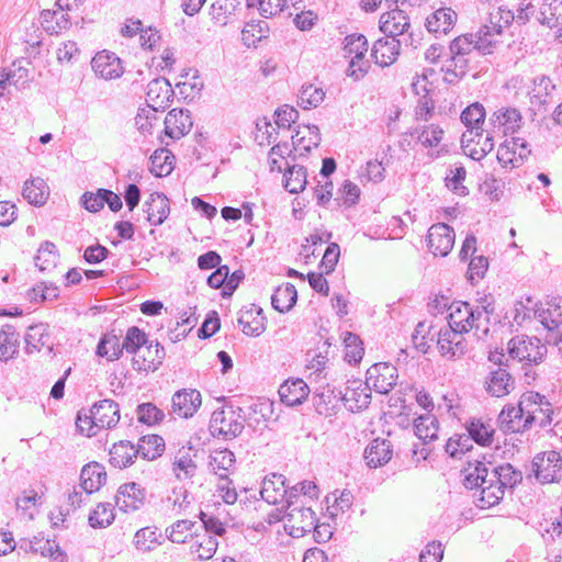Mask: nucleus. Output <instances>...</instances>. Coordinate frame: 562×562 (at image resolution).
Listing matches in <instances>:
<instances>
[{
    "label": "nucleus",
    "instance_id": "1",
    "mask_svg": "<svg viewBox=\"0 0 562 562\" xmlns=\"http://www.w3.org/2000/svg\"><path fill=\"white\" fill-rule=\"evenodd\" d=\"M494 480L492 470L488 471L479 460L469 461L463 469V484L467 488L480 491L476 505L481 508H490L503 499L502 490Z\"/></svg>",
    "mask_w": 562,
    "mask_h": 562
},
{
    "label": "nucleus",
    "instance_id": "2",
    "mask_svg": "<svg viewBox=\"0 0 562 562\" xmlns=\"http://www.w3.org/2000/svg\"><path fill=\"white\" fill-rule=\"evenodd\" d=\"M492 314L494 307L486 305L473 308L468 302H452L448 315V327L460 334L469 333L472 328H479V319L482 313Z\"/></svg>",
    "mask_w": 562,
    "mask_h": 562
},
{
    "label": "nucleus",
    "instance_id": "3",
    "mask_svg": "<svg viewBox=\"0 0 562 562\" xmlns=\"http://www.w3.org/2000/svg\"><path fill=\"white\" fill-rule=\"evenodd\" d=\"M520 397L530 429L533 426L546 428L552 424L553 406L544 395L535 391H527Z\"/></svg>",
    "mask_w": 562,
    "mask_h": 562
},
{
    "label": "nucleus",
    "instance_id": "4",
    "mask_svg": "<svg viewBox=\"0 0 562 562\" xmlns=\"http://www.w3.org/2000/svg\"><path fill=\"white\" fill-rule=\"evenodd\" d=\"M508 352L520 362L538 364L547 355V346L536 337L518 335L509 340Z\"/></svg>",
    "mask_w": 562,
    "mask_h": 562
},
{
    "label": "nucleus",
    "instance_id": "5",
    "mask_svg": "<svg viewBox=\"0 0 562 562\" xmlns=\"http://www.w3.org/2000/svg\"><path fill=\"white\" fill-rule=\"evenodd\" d=\"M344 52L346 57H350L347 74L356 80L362 78L369 68L364 55L368 52V41L362 34H350L345 37Z\"/></svg>",
    "mask_w": 562,
    "mask_h": 562
},
{
    "label": "nucleus",
    "instance_id": "6",
    "mask_svg": "<svg viewBox=\"0 0 562 562\" xmlns=\"http://www.w3.org/2000/svg\"><path fill=\"white\" fill-rule=\"evenodd\" d=\"M244 429V419L233 408L213 412L210 420V430L213 436H221L226 440L238 437Z\"/></svg>",
    "mask_w": 562,
    "mask_h": 562
},
{
    "label": "nucleus",
    "instance_id": "7",
    "mask_svg": "<svg viewBox=\"0 0 562 562\" xmlns=\"http://www.w3.org/2000/svg\"><path fill=\"white\" fill-rule=\"evenodd\" d=\"M533 472L536 479L542 484L559 482L562 471V456L560 452L550 450L535 457Z\"/></svg>",
    "mask_w": 562,
    "mask_h": 562
},
{
    "label": "nucleus",
    "instance_id": "8",
    "mask_svg": "<svg viewBox=\"0 0 562 562\" xmlns=\"http://www.w3.org/2000/svg\"><path fill=\"white\" fill-rule=\"evenodd\" d=\"M286 503L285 528L290 530L291 536L301 537L316 528L317 518L310 507L292 506L288 501Z\"/></svg>",
    "mask_w": 562,
    "mask_h": 562
},
{
    "label": "nucleus",
    "instance_id": "9",
    "mask_svg": "<svg viewBox=\"0 0 562 562\" xmlns=\"http://www.w3.org/2000/svg\"><path fill=\"white\" fill-rule=\"evenodd\" d=\"M463 153L473 160L480 161L494 148V136L483 130L468 131L461 138Z\"/></svg>",
    "mask_w": 562,
    "mask_h": 562
},
{
    "label": "nucleus",
    "instance_id": "10",
    "mask_svg": "<svg viewBox=\"0 0 562 562\" xmlns=\"http://www.w3.org/2000/svg\"><path fill=\"white\" fill-rule=\"evenodd\" d=\"M397 379L396 367L387 362L371 366L366 378L370 387L380 394H387L396 385Z\"/></svg>",
    "mask_w": 562,
    "mask_h": 562
},
{
    "label": "nucleus",
    "instance_id": "11",
    "mask_svg": "<svg viewBox=\"0 0 562 562\" xmlns=\"http://www.w3.org/2000/svg\"><path fill=\"white\" fill-rule=\"evenodd\" d=\"M202 405L201 393L195 389H182L171 397L170 414L176 417L188 419L195 415Z\"/></svg>",
    "mask_w": 562,
    "mask_h": 562
},
{
    "label": "nucleus",
    "instance_id": "12",
    "mask_svg": "<svg viewBox=\"0 0 562 562\" xmlns=\"http://www.w3.org/2000/svg\"><path fill=\"white\" fill-rule=\"evenodd\" d=\"M498 426L505 434H524L530 430L521 397L517 406H504L498 415Z\"/></svg>",
    "mask_w": 562,
    "mask_h": 562
},
{
    "label": "nucleus",
    "instance_id": "13",
    "mask_svg": "<svg viewBox=\"0 0 562 562\" xmlns=\"http://www.w3.org/2000/svg\"><path fill=\"white\" fill-rule=\"evenodd\" d=\"M454 239L453 228L445 223L434 224L428 229V248L435 256L446 257L452 250Z\"/></svg>",
    "mask_w": 562,
    "mask_h": 562
},
{
    "label": "nucleus",
    "instance_id": "14",
    "mask_svg": "<svg viewBox=\"0 0 562 562\" xmlns=\"http://www.w3.org/2000/svg\"><path fill=\"white\" fill-rule=\"evenodd\" d=\"M371 391L367 380L349 381L342 395L345 406L351 412L367 408L371 402Z\"/></svg>",
    "mask_w": 562,
    "mask_h": 562
},
{
    "label": "nucleus",
    "instance_id": "15",
    "mask_svg": "<svg viewBox=\"0 0 562 562\" xmlns=\"http://www.w3.org/2000/svg\"><path fill=\"white\" fill-rule=\"evenodd\" d=\"M91 67L98 77L105 80L120 78L124 72L121 59L109 50L97 53L91 60Z\"/></svg>",
    "mask_w": 562,
    "mask_h": 562
},
{
    "label": "nucleus",
    "instance_id": "16",
    "mask_svg": "<svg viewBox=\"0 0 562 562\" xmlns=\"http://www.w3.org/2000/svg\"><path fill=\"white\" fill-rule=\"evenodd\" d=\"M145 498V490L135 482H131L119 487L115 495V505L124 513L135 512L144 505Z\"/></svg>",
    "mask_w": 562,
    "mask_h": 562
},
{
    "label": "nucleus",
    "instance_id": "17",
    "mask_svg": "<svg viewBox=\"0 0 562 562\" xmlns=\"http://www.w3.org/2000/svg\"><path fill=\"white\" fill-rule=\"evenodd\" d=\"M172 97L171 85L165 78L153 79L147 86L146 102L155 111L166 109Z\"/></svg>",
    "mask_w": 562,
    "mask_h": 562
},
{
    "label": "nucleus",
    "instance_id": "18",
    "mask_svg": "<svg viewBox=\"0 0 562 562\" xmlns=\"http://www.w3.org/2000/svg\"><path fill=\"white\" fill-rule=\"evenodd\" d=\"M193 122L189 110L172 109L165 117V133L172 139H180L192 128Z\"/></svg>",
    "mask_w": 562,
    "mask_h": 562
},
{
    "label": "nucleus",
    "instance_id": "19",
    "mask_svg": "<svg viewBox=\"0 0 562 562\" xmlns=\"http://www.w3.org/2000/svg\"><path fill=\"white\" fill-rule=\"evenodd\" d=\"M462 334L447 327L438 333L437 346L442 357L459 358L465 351V341Z\"/></svg>",
    "mask_w": 562,
    "mask_h": 562
},
{
    "label": "nucleus",
    "instance_id": "20",
    "mask_svg": "<svg viewBox=\"0 0 562 562\" xmlns=\"http://www.w3.org/2000/svg\"><path fill=\"white\" fill-rule=\"evenodd\" d=\"M90 413L94 418V426L99 430L110 429L114 427L120 420V409L117 403L112 400H102L95 403Z\"/></svg>",
    "mask_w": 562,
    "mask_h": 562
},
{
    "label": "nucleus",
    "instance_id": "21",
    "mask_svg": "<svg viewBox=\"0 0 562 562\" xmlns=\"http://www.w3.org/2000/svg\"><path fill=\"white\" fill-rule=\"evenodd\" d=\"M393 457V447L387 439L375 438L364 449L366 464L371 469L385 465Z\"/></svg>",
    "mask_w": 562,
    "mask_h": 562
},
{
    "label": "nucleus",
    "instance_id": "22",
    "mask_svg": "<svg viewBox=\"0 0 562 562\" xmlns=\"http://www.w3.org/2000/svg\"><path fill=\"white\" fill-rule=\"evenodd\" d=\"M490 121L494 128L502 130L504 134H514L522 125V115L516 108L503 106L492 114Z\"/></svg>",
    "mask_w": 562,
    "mask_h": 562
},
{
    "label": "nucleus",
    "instance_id": "23",
    "mask_svg": "<svg viewBox=\"0 0 562 562\" xmlns=\"http://www.w3.org/2000/svg\"><path fill=\"white\" fill-rule=\"evenodd\" d=\"M515 389V379L503 368L492 370L485 380V391L495 397H504Z\"/></svg>",
    "mask_w": 562,
    "mask_h": 562
},
{
    "label": "nucleus",
    "instance_id": "24",
    "mask_svg": "<svg viewBox=\"0 0 562 562\" xmlns=\"http://www.w3.org/2000/svg\"><path fill=\"white\" fill-rule=\"evenodd\" d=\"M20 548L25 552L48 557L52 562H67V554L54 540L34 537L32 540L22 542Z\"/></svg>",
    "mask_w": 562,
    "mask_h": 562
},
{
    "label": "nucleus",
    "instance_id": "25",
    "mask_svg": "<svg viewBox=\"0 0 562 562\" xmlns=\"http://www.w3.org/2000/svg\"><path fill=\"white\" fill-rule=\"evenodd\" d=\"M24 341L27 353L40 352L43 349H46L48 353L53 351V341L46 324L41 323L30 326Z\"/></svg>",
    "mask_w": 562,
    "mask_h": 562
},
{
    "label": "nucleus",
    "instance_id": "26",
    "mask_svg": "<svg viewBox=\"0 0 562 562\" xmlns=\"http://www.w3.org/2000/svg\"><path fill=\"white\" fill-rule=\"evenodd\" d=\"M401 43L397 38L392 36L379 38L373 44L371 56L375 64L381 67H387L397 59Z\"/></svg>",
    "mask_w": 562,
    "mask_h": 562
},
{
    "label": "nucleus",
    "instance_id": "27",
    "mask_svg": "<svg viewBox=\"0 0 562 562\" xmlns=\"http://www.w3.org/2000/svg\"><path fill=\"white\" fill-rule=\"evenodd\" d=\"M408 15L400 9H391L380 18V30L389 37L396 38L409 29Z\"/></svg>",
    "mask_w": 562,
    "mask_h": 562
},
{
    "label": "nucleus",
    "instance_id": "28",
    "mask_svg": "<svg viewBox=\"0 0 562 562\" xmlns=\"http://www.w3.org/2000/svg\"><path fill=\"white\" fill-rule=\"evenodd\" d=\"M164 348L158 344H146L133 358V368L139 371H154L161 363Z\"/></svg>",
    "mask_w": 562,
    "mask_h": 562
},
{
    "label": "nucleus",
    "instance_id": "29",
    "mask_svg": "<svg viewBox=\"0 0 562 562\" xmlns=\"http://www.w3.org/2000/svg\"><path fill=\"white\" fill-rule=\"evenodd\" d=\"M286 493L285 479L282 474L272 473L263 479L260 494L268 504H282L285 501Z\"/></svg>",
    "mask_w": 562,
    "mask_h": 562
},
{
    "label": "nucleus",
    "instance_id": "30",
    "mask_svg": "<svg viewBox=\"0 0 562 562\" xmlns=\"http://www.w3.org/2000/svg\"><path fill=\"white\" fill-rule=\"evenodd\" d=\"M555 85L544 75L537 76L528 92L530 103L536 108H541L553 102Z\"/></svg>",
    "mask_w": 562,
    "mask_h": 562
},
{
    "label": "nucleus",
    "instance_id": "31",
    "mask_svg": "<svg viewBox=\"0 0 562 562\" xmlns=\"http://www.w3.org/2000/svg\"><path fill=\"white\" fill-rule=\"evenodd\" d=\"M427 79L426 77L417 78L413 83V90L416 94L420 95L416 108H415V117L418 121H429L435 113V101L429 95V91L426 87Z\"/></svg>",
    "mask_w": 562,
    "mask_h": 562
},
{
    "label": "nucleus",
    "instance_id": "32",
    "mask_svg": "<svg viewBox=\"0 0 562 562\" xmlns=\"http://www.w3.org/2000/svg\"><path fill=\"white\" fill-rule=\"evenodd\" d=\"M106 481V472L104 468L98 462L86 464L80 473V487L90 495L97 492Z\"/></svg>",
    "mask_w": 562,
    "mask_h": 562
},
{
    "label": "nucleus",
    "instance_id": "33",
    "mask_svg": "<svg viewBox=\"0 0 562 562\" xmlns=\"http://www.w3.org/2000/svg\"><path fill=\"white\" fill-rule=\"evenodd\" d=\"M310 389L302 379L288 380L279 387L280 400L286 406H296L308 396Z\"/></svg>",
    "mask_w": 562,
    "mask_h": 562
},
{
    "label": "nucleus",
    "instance_id": "34",
    "mask_svg": "<svg viewBox=\"0 0 562 562\" xmlns=\"http://www.w3.org/2000/svg\"><path fill=\"white\" fill-rule=\"evenodd\" d=\"M235 454L228 450H215L209 457V468L221 481H227L235 471Z\"/></svg>",
    "mask_w": 562,
    "mask_h": 562
},
{
    "label": "nucleus",
    "instance_id": "35",
    "mask_svg": "<svg viewBox=\"0 0 562 562\" xmlns=\"http://www.w3.org/2000/svg\"><path fill=\"white\" fill-rule=\"evenodd\" d=\"M465 428L469 437L480 446H491L494 440L495 428L491 419L471 418L467 422Z\"/></svg>",
    "mask_w": 562,
    "mask_h": 562
},
{
    "label": "nucleus",
    "instance_id": "36",
    "mask_svg": "<svg viewBox=\"0 0 562 562\" xmlns=\"http://www.w3.org/2000/svg\"><path fill=\"white\" fill-rule=\"evenodd\" d=\"M457 21V13L450 8H440L426 20V27L434 34H447Z\"/></svg>",
    "mask_w": 562,
    "mask_h": 562
},
{
    "label": "nucleus",
    "instance_id": "37",
    "mask_svg": "<svg viewBox=\"0 0 562 562\" xmlns=\"http://www.w3.org/2000/svg\"><path fill=\"white\" fill-rule=\"evenodd\" d=\"M144 207L147 221L154 226L162 224L170 211L169 200L159 193L150 194L149 200L144 203Z\"/></svg>",
    "mask_w": 562,
    "mask_h": 562
},
{
    "label": "nucleus",
    "instance_id": "38",
    "mask_svg": "<svg viewBox=\"0 0 562 562\" xmlns=\"http://www.w3.org/2000/svg\"><path fill=\"white\" fill-rule=\"evenodd\" d=\"M109 454V461L113 467L124 469L134 462V459L139 454V449L130 441H120L113 445Z\"/></svg>",
    "mask_w": 562,
    "mask_h": 562
},
{
    "label": "nucleus",
    "instance_id": "39",
    "mask_svg": "<svg viewBox=\"0 0 562 562\" xmlns=\"http://www.w3.org/2000/svg\"><path fill=\"white\" fill-rule=\"evenodd\" d=\"M19 352V334L13 325H3L0 329V360L7 362Z\"/></svg>",
    "mask_w": 562,
    "mask_h": 562
},
{
    "label": "nucleus",
    "instance_id": "40",
    "mask_svg": "<svg viewBox=\"0 0 562 562\" xmlns=\"http://www.w3.org/2000/svg\"><path fill=\"white\" fill-rule=\"evenodd\" d=\"M494 482L502 490L503 496L506 490L514 488L522 480V474L516 470L510 463H503L492 469Z\"/></svg>",
    "mask_w": 562,
    "mask_h": 562
},
{
    "label": "nucleus",
    "instance_id": "41",
    "mask_svg": "<svg viewBox=\"0 0 562 562\" xmlns=\"http://www.w3.org/2000/svg\"><path fill=\"white\" fill-rule=\"evenodd\" d=\"M162 533L155 526H147L136 531L134 546L138 551L149 552L162 543Z\"/></svg>",
    "mask_w": 562,
    "mask_h": 562
},
{
    "label": "nucleus",
    "instance_id": "42",
    "mask_svg": "<svg viewBox=\"0 0 562 562\" xmlns=\"http://www.w3.org/2000/svg\"><path fill=\"white\" fill-rule=\"evenodd\" d=\"M22 194L30 204L41 206L49 196V188L42 178L37 177L25 181Z\"/></svg>",
    "mask_w": 562,
    "mask_h": 562
},
{
    "label": "nucleus",
    "instance_id": "43",
    "mask_svg": "<svg viewBox=\"0 0 562 562\" xmlns=\"http://www.w3.org/2000/svg\"><path fill=\"white\" fill-rule=\"evenodd\" d=\"M297 300V292L293 284L285 283L276 289L271 296V304L280 313L289 312Z\"/></svg>",
    "mask_w": 562,
    "mask_h": 562
},
{
    "label": "nucleus",
    "instance_id": "44",
    "mask_svg": "<svg viewBox=\"0 0 562 562\" xmlns=\"http://www.w3.org/2000/svg\"><path fill=\"white\" fill-rule=\"evenodd\" d=\"M415 435L425 443L438 438L439 424L431 414H425L414 420Z\"/></svg>",
    "mask_w": 562,
    "mask_h": 562
},
{
    "label": "nucleus",
    "instance_id": "45",
    "mask_svg": "<svg viewBox=\"0 0 562 562\" xmlns=\"http://www.w3.org/2000/svg\"><path fill=\"white\" fill-rule=\"evenodd\" d=\"M123 344L120 341V337L113 331L104 334L97 346V355L106 357L110 361L120 359L123 355Z\"/></svg>",
    "mask_w": 562,
    "mask_h": 562
},
{
    "label": "nucleus",
    "instance_id": "46",
    "mask_svg": "<svg viewBox=\"0 0 562 562\" xmlns=\"http://www.w3.org/2000/svg\"><path fill=\"white\" fill-rule=\"evenodd\" d=\"M218 542L215 537L204 532L196 535L191 544V552L200 560H210L216 552Z\"/></svg>",
    "mask_w": 562,
    "mask_h": 562
},
{
    "label": "nucleus",
    "instance_id": "47",
    "mask_svg": "<svg viewBox=\"0 0 562 562\" xmlns=\"http://www.w3.org/2000/svg\"><path fill=\"white\" fill-rule=\"evenodd\" d=\"M238 4L237 0H215L210 8L211 19L221 26L226 25Z\"/></svg>",
    "mask_w": 562,
    "mask_h": 562
},
{
    "label": "nucleus",
    "instance_id": "48",
    "mask_svg": "<svg viewBox=\"0 0 562 562\" xmlns=\"http://www.w3.org/2000/svg\"><path fill=\"white\" fill-rule=\"evenodd\" d=\"M539 20L550 27L562 26V0H544L540 7Z\"/></svg>",
    "mask_w": 562,
    "mask_h": 562
},
{
    "label": "nucleus",
    "instance_id": "49",
    "mask_svg": "<svg viewBox=\"0 0 562 562\" xmlns=\"http://www.w3.org/2000/svg\"><path fill=\"white\" fill-rule=\"evenodd\" d=\"M59 254L56 246L50 241H45L41 245L35 257V266L41 271H52L56 268Z\"/></svg>",
    "mask_w": 562,
    "mask_h": 562
},
{
    "label": "nucleus",
    "instance_id": "50",
    "mask_svg": "<svg viewBox=\"0 0 562 562\" xmlns=\"http://www.w3.org/2000/svg\"><path fill=\"white\" fill-rule=\"evenodd\" d=\"M173 155L168 149H157L150 156V172L156 177L168 176L172 169Z\"/></svg>",
    "mask_w": 562,
    "mask_h": 562
},
{
    "label": "nucleus",
    "instance_id": "51",
    "mask_svg": "<svg viewBox=\"0 0 562 562\" xmlns=\"http://www.w3.org/2000/svg\"><path fill=\"white\" fill-rule=\"evenodd\" d=\"M321 139V132L316 125H306L303 131H297L296 134L292 136L293 145L305 151L316 148Z\"/></svg>",
    "mask_w": 562,
    "mask_h": 562
},
{
    "label": "nucleus",
    "instance_id": "52",
    "mask_svg": "<svg viewBox=\"0 0 562 562\" xmlns=\"http://www.w3.org/2000/svg\"><path fill=\"white\" fill-rule=\"evenodd\" d=\"M501 34V32L492 30L488 24H483L474 35L476 50L482 54H491L495 45L498 43Z\"/></svg>",
    "mask_w": 562,
    "mask_h": 562
},
{
    "label": "nucleus",
    "instance_id": "53",
    "mask_svg": "<svg viewBox=\"0 0 562 562\" xmlns=\"http://www.w3.org/2000/svg\"><path fill=\"white\" fill-rule=\"evenodd\" d=\"M139 454L146 460H154L159 457L165 449V441L158 435H148L139 439Z\"/></svg>",
    "mask_w": 562,
    "mask_h": 562
},
{
    "label": "nucleus",
    "instance_id": "54",
    "mask_svg": "<svg viewBox=\"0 0 562 562\" xmlns=\"http://www.w3.org/2000/svg\"><path fill=\"white\" fill-rule=\"evenodd\" d=\"M265 317L262 311H257V316H254L252 311H247L238 318V324L243 327V333L248 336H259L265 331Z\"/></svg>",
    "mask_w": 562,
    "mask_h": 562
},
{
    "label": "nucleus",
    "instance_id": "55",
    "mask_svg": "<svg viewBox=\"0 0 562 562\" xmlns=\"http://www.w3.org/2000/svg\"><path fill=\"white\" fill-rule=\"evenodd\" d=\"M460 119L469 128L468 131L482 130L481 125L485 120V109L481 103L474 102L462 111Z\"/></svg>",
    "mask_w": 562,
    "mask_h": 562
},
{
    "label": "nucleus",
    "instance_id": "56",
    "mask_svg": "<svg viewBox=\"0 0 562 562\" xmlns=\"http://www.w3.org/2000/svg\"><path fill=\"white\" fill-rule=\"evenodd\" d=\"M306 169L302 166L288 168L284 173V188L290 193H299L305 189L307 183Z\"/></svg>",
    "mask_w": 562,
    "mask_h": 562
},
{
    "label": "nucleus",
    "instance_id": "57",
    "mask_svg": "<svg viewBox=\"0 0 562 562\" xmlns=\"http://www.w3.org/2000/svg\"><path fill=\"white\" fill-rule=\"evenodd\" d=\"M468 59L465 56L453 55L447 60L442 70L445 71V81L452 83L467 74Z\"/></svg>",
    "mask_w": 562,
    "mask_h": 562
},
{
    "label": "nucleus",
    "instance_id": "58",
    "mask_svg": "<svg viewBox=\"0 0 562 562\" xmlns=\"http://www.w3.org/2000/svg\"><path fill=\"white\" fill-rule=\"evenodd\" d=\"M115 515L110 503H100L89 515V525L93 528H105L114 521Z\"/></svg>",
    "mask_w": 562,
    "mask_h": 562
},
{
    "label": "nucleus",
    "instance_id": "59",
    "mask_svg": "<svg viewBox=\"0 0 562 562\" xmlns=\"http://www.w3.org/2000/svg\"><path fill=\"white\" fill-rule=\"evenodd\" d=\"M417 142L424 147H437L443 138L445 131L437 124H428L416 128Z\"/></svg>",
    "mask_w": 562,
    "mask_h": 562
},
{
    "label": "nucleus",
    "instance_id": "60",
    "mask_svg": "<svg viewBox=\"0 0 562 562\" xmlns=\"http://www.w3.org/2000/svg\"><path fill=\"white\" fill-rule=\"evenodd\" d=\"M194 526L195 522L188 519L177 520L166 529V536L173 543H184Z\"/></svg>",
    "mask_w": 562,
    "mask_h": 562
},
{
    "label": "nucleus",
    "instance_id": "61",
    "mask_svg": "<svg viewBox=\"0 0 562 562\" xmlns=\"http://www.w3.org/2000/svg\"><path fill=\"white\" fill-rule=\"evenodd\" d=\"M325 92L323 89L314 87L313 85L302 87L299 95V104L305 109L316 108L323 102Z\"/></svg>",
    "mask_w": 562,
    "mask_h": 562
},
{
    "label": "nucleus",
    "instance_id": "62",
    "mask_svg": "<svg viewBox=\"0 0 562 562\" xmlns=\"http://www.w3.org/2000/svg\"><path fill=\"white\" fill-rule=\"evenodd\" d=\"M345 342V358L349 363L359 362L364 353L363 344L358 335L352 333H346L344 338Z\"/></svg>",
    "mask_w": 562,
    "mask_h": 562
},
{
    "label": "nucleus",
    "instance_id": "63",
    "mask_svg": "<svg viewBox=\"0 0 562 562\" xmlns=\"http://www.w3.org/2000/svg\"><path fill=\"white\" fill-rule=\"evenodd\" d=\"M137 417L142 424L154 426L164 420L165 413L153 403H143L137 406Z\"/></svg>",
    "mask_w": 562,
    "mask_h": 562
},
{
    "label": "nucleus",
    "instance_id": "64",
    "mask_svg": "<svg viewBox=\"0 0 562 562\" xmlns=\"http://www.w3.org/2000/svg\"><path fill=\"white\" fill-rule=\"evenodd\" d=\"M123 349L128 353L135 355L147 344L146 334L136 326H132L127 329L126 336L123 340Z\"/></svg>",
    "mask_w": 562,
    "mask_h": 562
}]
</instances>
